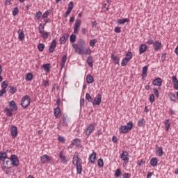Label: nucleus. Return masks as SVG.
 <instances>
[{"label":"nucleus","instance_id":"51","mask_svg":"<svg viewBox=\"0 0 178 178\" xmlns=\"http://www.w3.org/2000/svg\"><path fill=\"white\" fill-rule=\"evenodd\" d=\"M70 41L72 43L76 42V35L74 34L71 35L70 38Z\"/></svg>","mask_w":178,"mask_h":178},{"label":"nucleus","instance_id":"64","mask_svg":"<svg viewBox=\"0 0 178 178\" xmlns=\"http://www.w3.org/2000/svg\"><path fill=\"white\" fill-rule=\"evenodd\" d=\"M172 82L175 83H178L177 77H176V76H172Z\"/></svg>","mask_w":178,"mask_h":178},{"label":"nucleus","instance_id":"16","mask_svg":"<svg viewBox=\"0 0 178 178\" xmlns=\"http://www.w3.org/2000/svg\"><path fill=\"white\" fill-rule=\"evenodd\" d=\"M59 158L63 163H67V159H66V156H65V152L61 151L59 153Z\"/></svg>","mask_w":178,"mask_h":178},{"label":"nucleus","instance_id":"7","mask_svg":"<svg viewBox=\"0 0 178 178\" xmlns=\"http://www.w3.org/2000/svg\"><path fill=\"white\" fill-rule=\"evenodd\" d=\"M92 105H101V102H102V95H97V96L93 100Z\"/></svg>","mask_w":178,"mask_h":178},{"label":"nucleus","instance_id":"30","mask_svg":"<svg viewBox=\"0 0 178 178\" xmlns=\"http://www.w3.org/2000/svg\"><path fill=\"white\" fill-rule=\"evenodd\" d=\"M75 166H76L77 175H81V172H83V166L81 165V163L77 164Z\"/></svg>","mask_w":178,"mask_h":178},{"label":"nucleus","instance_id":"41","mask_svg":"<svg viewBox=\"0 0 178 178\" xmlns=\"http://www.w3.org/2000/svg\"><path fill=\"white\" fill-rule=\"evenodd\" d=\"M127 129H128V131H130V130H132L133 129V122L132 121H129L127 124Z\"/></svg>","mask_w":178,"mask_h":178},{"label":"nucleus","instance_id":"50","mask_svg":"<svg viewBox=\"0 0 178 178\" xmlns=\"http://www.w3.org/2000/svg\"><path fill=\"white\" fill-rule=\"evenodd\" d=\"M1 88L2 90H6V88H8V83H6V81L1 83Z\"/></svg>","mask_w":178,"mask_h":178},{"label":"nucleus","instance_id":"17","mask_svg":"<svg viewBox=\"0 0 178 178\" xmlns=\"http://www.w3.org/2000/svg\"><path fill=\"white\" fill-rule=\"evenodd\" d=\"M147 74H148V66L145 65L143 67V70H142L143 80H145V77H147Z\"/></svg>","mask_w":178,"mask_h":178},{"label":"nucleus","instance_id":"15","mask_svg":"<svg viewBox=\"0 0 178 178\" xmlns=\"http://www.w3.org/2000/svg\"><path fill=\"white\" fill-rule=\"evenodd\" d=\"M156 155H157V156H162V155H163L162 147H159L158 145H156Z\"/></svg>","mask_w":178,"mask_h":178},{"label":"nucleus","instance_id":"42","mask_svg":"<svg viewBox=\"0 0 178 178\" xmlns=\"http://www.w3.org/2000/svg\"><path fill=\"white\" fill-rule=\"evenodd\" d=\"M41 34L42 38H44V40H47L48 37H49V33L48 32H42Z\"/></svg>","mask_w":178,"mask_h":178},{"label":"nucleus","instance_id":"3","mask_svg":"<svg viewBox=\"0 0 178 178\" xmlns=\"http://www.w3.org/2000/svg\"><path fill=\"white\" fill-rule=\"evenodd\" d=\"M8 159L10 161L11 165H13V166H15V168L19 166V158H17L16 154L11 155L10 158H8Z\"/></svg>","mask_w":178,"mask_h":178},{"label":"nucleus","instance_id":"18","mask_svg":"<svg viewBox=\"0 0 178 178\" xmlns=\"http://www.w3.org/2000/svg\"><path fill=\"white\" fill-rule=\"evenodd\" d=\"M153 86H157V87H161L162 86V79L156 78L152 81Z\"/></svg>","mask_w":178,"mask_h":178},{"label":"nucleus","instance_id":"11","mask_svg":"<svg viewBox=\"0 0 178 178\" xmlns=\"http://www.w3.org/2000/svg\"><path fill=\"white\" fill-rule=\"evenodd\" d=\"M129 152L127 151H123L120 155V159L124 162H129Z\"/></svg>","mask_w":178,"mask_h":178},{"label":"nucleus","instance_id":"10","mask_svg":"<svg viewBox=\"0 0 178 178\" xmlns=\"http://www.w3.org/2000/svg\"><path fill=\"white\" fill-rule=\"evenodd\" d=\"M8 106L13 112H16V111H17V106L13 100L9 102Z\"/></svg>","mask_w":178,"mask_h":178},{"label":"nucleus","instance_id":"31","mask_svg":"<svg viewBox=\"0 0 178 178\" xmlns=\"http://www.w3.org/2000/svg\"><path fill=\"white\" fill-rule=\"evenodd\" d=\"M8 154L6 152H0V161H5V159H8Z\"/></svg>","mask_w":178,"mask_h":178},{"label":"nucleus","instance_id":"24","mask_svg":"<svg viewBox=\"0 0 178 178\" xmlns=\"http://www.w3.org/2000/svg\"><path fill=\"white\" fill-rule=\"evenodd\" d=\"M86 83L88 84H92L94 83V77L90 74L86 76Z\"/></svg>","mask_w":178,"mask_h":178},{"label":"nucleus","instance_id":"57","mask_svg":"<svg viewBox=\"0 0 178 178\" xmlns=\"http://www.w3.org/2000/svg\"><path fill=\"white\" fill-rule=\"evenodd\" d=\"M73 8H74V3H73V1H70L68 4V8L67 9L70 10H73Z\"/></svg>","mask_w":178,"mask_h":178},{"label":"nucleus","instance_id":"19","mask_svg":"<svg viewBox=\"0 0 178 178\" xmlns=\"http://www.w3.org/2000/svg\"><path fill=\"white\" fill-rule=\"evenodd\" d=\"M72 145H76L78 148H81V140L76 138L72 142Z\"/></svg>","mask_w":178,"mask_h":178},{"label":"nucleus","instance_id":"36","mask_svg":"<svg viewBox=\"0 0 178 178\" xmlns=\"http://www.w3.org/2000/svg\"><path fill=\"white\" fill-rule=\"evenodd\" d=\"M111 59H113L115 65H119V58L115 54H111Z\"/></svg>","mask_w":178,"mask_h":178},{"label":"nucleus","instance_id":"59","mask_svg":"<svg viewBox=\"0 0 178 178\" xmlns=\"http://www.w3.org/2000/svg\"><path fill=\"white\" fill-rule=\"evenodd\" d=\"M95 44H97V40L95 39H92L90 41V47H94V45H95Z\"/></svg>","mask_w":178,"mask_h":178},{"label":"nucleus","instance_id":"39","mask_svg":"<svg viewBox=\"0 0 178 178\" xmlns=\"http://www.w3.org/2000/svg\"><path fill=\"white\" fill-rule=\"evenodd\" d=\"M3 162V165H4V168H6V169H9V163H10V161L8 159V160H4L2 161Z\"/></svg>","mask_w":178,"mask_h":178},{"label":"nucleus","instance_id":"32","mask_svg":"<svg viewBox=\"0 0 178 178\" xmlns=\"http://www.w3.org/2000/svg\"><path fill=\"white\" fill-rule=\"evenodd\" d=\"M50 66H51V64L49 63L44 64L42 65V67L44 72H47V73H49V72H51V70L49 69Z\"/></svg>","mask_w":178,"mask_h":178},{"label":"nucleus","instance_id":"52","mask_svg":"<svg viewBox=\"0 0 178 178\" xmlns=\"http://www.w3.org/2000/svg\"><path fill=\"white\" fill-rule=\"evenodd\" d=\"M149 101L152 104V102H155V95L154 94H151L149 97Z\"/></svg>","mask_w":178,"mask_h":178},{"label":"nucleus","instance_id":"53","mask_svg":"<svg viewBox=\"0 0 178 178\" xmlns=\"http://www.w3.org/2000/svg\"><path fill=\"white\" fill-rule=\"evenodd\" d=\"M86 98L88 101V102H92V97H91L90 93H86Z\"/></svg>","mask_w":178,"mask_h":178},{"label":"nucleus","instance_id":"47","mask_svg":"<svg viewBox=\"0 0 178 178\" xmlns=\"http://www.w3.org/2000/svg\"><path fill=\"white\" fill-rule=\"evenodd\" d=\"M85 104H86V102L84 101V98L81 97V99H80V108H81V109L84 108Z\"/></svg>","mask_w":178,"mask_h":178},{"label":"nucleus","instance_id":"26","mask_svg":"<svg viewBox=\"0 0 178 178\" xmlns=\"http://www.w3.org/2000/svg\"><path fill=\"white\" fill-rule=\"evenodd\" d=\"M8 91L10 94H16V92H17V88H16L13 86H8Z\"/></svg>","mask_w":178,"mask_h":178},{"label":"nucleus","instance_id":"13","mask_svg":"<svg viewBox=\"0 0 178 178\" xmlns=\"http://www.w3.org/2000/svg\"><path fill=\"white\" fill-rule=\"evenodd\" d=\"M153 48L156 51H159L161 48H162V42H159V40L156 41L153 43Z\"/></svg>","mask_w":178,"mask_h":178},{"label":"nucleus","instance_id":"33","mask_svg":"<svg viewBox=\"0 0 178 178\" xmlns=\"http://www.w3.org/2000/svg\"><path fill=\"white\" fill-rule=\"evenodd\" d=\"M168 97L170 98V101H172V102H176V95L173 92H170L168 94Z\"/></svg>","mask_w":178,"mask_h":178},{"label":"nucleus","instance_id":"60","mask_svg":"<svg viewBox=\"0 0 178 178\" xmlns=\"http://www.w3.org/2000/svg\"><path fill=\"white\" fill-rule=\"evenodd\" d=\"M153 92L154 95H156V97H157V98H159V92H158V90L156 88H153Z\"/></svg>","mask_w":178,"mask_h":178},{"label":"nucleus","instance_id":"45","mask_svg":"<svg viewBox=\"0 0 178 178\" xmlns=\"http://www.w3.org/2000/svg\"><path fill=\"white\" fill-rule=\"evenodd\" d=\"M35 16L37 20H40V19H41V16H42V13L41 11H38L36 13Z\"/></svg>","mask_w":178,"mask_h":178},{"label":"nucleus","instance_id":"5","mask_svg":"<svg viewBox=\"0 0 178 178\" xmlns=\"http://www.w3.org/2000/svg\"><path fill=\"white\" fill-rule=\"evenodd\" d=\"M81 26V20L76 19L74 24V34L79 33V31H80V26Z\"/></svg>","mask_w":178,"mask_h":178},{"label":"nucleus","instance_id":"27","mask_svg":"<svg viewBox=\"0 0 178 178\" xmlns=\"http://www.w3.org/2000/svg\"><path fill=\"white\" fill-rule=\"evenodd\" d=\"M150 165L152 166H153V168H155V166H156V165H158V159L153 157L151 160H150Z\"/></svg>","mask_w":178,"mask_h":178},{"label":"nucleus","instance_id":"6","mask_svg":"<svg viewBox=\"0 0 178 178\" xmlns=\"http://www.w3.org/2000/svg\"><path fill=\"white\" fill-rule=\"evenodd\" d=\"M72 163L75 166L76 165H80L81 163V159L79 157V154L75 153L72 159Z\"/></svg>","mask_w":178,"mask_h":178},{"label":"nucleus","instance_id":"4","mask_svg":"<svg viewBox=\"0 0 178 178\" xmlns=\"http://www.w3.org/2000/svg\"><path fill=\"white\" fill-rule=\"evenodd\" d=\"M95 130V124H90L86 129V136H90Z\"/></svg>","mask_w":178,"mask_h":178},{"label":"nucleus","instance_id":"2","mask_svg":"<svg viewBox=\"0 0 178 178\" xmlns=\"http://www.w3.org/2000/svg\"><path fill=\"white\" fill-rule=\"evenodd\" d=\"M31 101V99H30V97L29 95H25L22 97L21 100V106L22 108L26 109L30 105V102Z\"/></svg>","mask_w":178,"mask_h":178},{"label":"nucleus","instance_id":"28","mask_svg":"<svg viewBox=\"0 0 178 178\" xmlns=\"http://www.w3.org/2000/svg\"><path fill=\"white\" fill-rule=\"evenodd\" d=\"M129 131V129H127V126L124 125V126H121L120 127V133H122L123 134L127 133Z\"/></svg>","mask_w":178,"mask_h":178},{"label":"nucleus","instance_id":"63","mask_svg":"<svg viewBox=\"0 0 178 178\" xmlns=\"http://www.w3.org/2000/svg\"><path fill=\"white\" fill-rule=\"evenodd\" d=\"M42 84L43 86H44V87H49V81H42Z\"/></svg>","mask_w":178,"mask_h":178},{"label":"nucleus","instance_id":"35","mask_svg":"<svg viewBox=\"0 0 178 178\" xmlns=\"http://www.w3.org/2000/svg\"><path fill=\"white\" fill-rule=\"evenodd\" d=\"M87 63L90 67H92L94 65L92 64V56H88L87 58Z\"/></svg>","mask_w":178,"mask_h":178},{"label":"nucleus","instance_id":"25","mask_svg":"<svg viewBox=\"0 0 178 178\" xmlns=\"http://www.w3.org/2000/svg\"><path fill=\"white\" fill-rule=\"evenodd\" d=\"M54 116L57 118H60V108L59 107H56V108H54Z\"/></svg>","mask_w":178,"mask_h":178},{"label":"nucleus","instance_id":"46","mask_svg":"<svg viewBox=\"0 0 178 178\" xmlns=\"http://www.w3.org/2000/svg\"><path fill=\"white\" fill-rule=\"evenodd\" d=\"M144 118H142L138 121V127H143V126H144Z\"/></svg>","mask_w":178,"mask_h":178},{"label":"nucleus","instance_id":"49","mask_svg":"<svg viewBox=\"0 0 178 178\" xmlns=\"http://www.w3.org/2000/svg\"><path fill=\"white\" fill-rule=\"evenodd\" d=\"M122 175V170L120 169H117L115 172V177H120Z\"/></svg>","mask_w":178,"mask_h":178},{"label":"nucleus","instance_id":"55","mask_svg":"<svg viewBox=\"0 0 178 178\" xmlns=\"http://www.w3.org/2000/svg\"><path fill=\"white\" fill-rule=\"evenodd\" d=\"M63 124H65V126H67V115H63Z\"/></svg>","mask_w":178,"mask_h":178},{"label":"nucleus","instance_id":"21","mask_svg":"<svg viewBox=\"0 0 178 178\" xmlns=\"http://www.w3.org/2000/svg\"><path fill=\"white\" fill-rule=\"evenodd\" d=\"M66 60H67V56H63L61 63L60 64V69H63L65 67V65H66Z\"/></svg>","mask_w":178,"mask_h":178},{"label":"nucleus","instance_id":"58","mask_svg":"<svg viewBox=\"0 0 178 178\" xmlns=\"http://www.w3.org/2000/svg\"><path fill=\"white\" fill-rule=\"evenodd\" d=\"M131 175H130V173L129 172H125L122 175V178H131Z\"/></svg>","mask_w":178,"mask_h":178},{"label":"nucleus","instance_id":"48","mask_svg":"<svg viewBox=\"0 0 178 178\" xmlns=\"http://www.w3.org/2000/svg\"><path fill=\"white\" fill-rule=\"evenodd\" d=\"M127 63H129V60H127V58H124L122 62H121V65L122 66H127Z\"/></svg>","mask_w":178,"mask_h":178},{"label":"nucleus","instance_id":"37","mask_svg":"<svg viewBox=\"0 0 178 178\" xmlns=\"http://www.w3.org/2000/svg\"><path fill=\"white\" fill-rule=\"evenodd\" d=\"M25 79L26 81H31V80H33V74H31V72L27 73Z\"/></svg>","mask_w":178,"mask_h":178},{"label":"nucleus","instance_id":"38","mask_svg":"<svg viewBox=\"0 0 178 178\" xmlns=\"http://www.w3.org/2000/svg\"><path fill=\"white\" fill-rule=\"evenodd\" d=\"M129 18L120 19L118 20V24H124V23H129Z\"/></svg>","mask_w":178,"mask_h":178},{"label":"nucleus","instance_id":"22","mask_svg":"<svg viewBox=\"0 0 178 178\" xmlns=\"http://www.w3.org/2000/svg\"><path fill=\"white\" fill-rule=\"evenodd\" d=\"M147 51V44H142L139 47V54L140 55L144 54Z\"/></svg>","mask_w":178,"mask_h":178},{"label":"nucleus","instance_id":"29","mask_svg":"<svg viewBox=\"0 0 178 178\" xmlns=\"http://www.w3.org/2000/svg\"><path fill=\"white\" fill-rule=\"evenodd\" d=\"M4 112L7 116L9 118H12L13 116V114L12 113V110L9 109L8 108H4Z\"/></svg>","mask_w":178,"mask_h":178},{"label":"nucleus","instance_id":"56","mask_svg":"<svg viewBox=\"0 0 178 178\" xmlns=\"http://www.w3.org/2000/svg\"><path fill=\"white\" fill-rule=\"evenodd\" d=\"M51 13V10H47L43 15H42V17L43 19H46V17H48V16L49 15V14Z\"/></svg>","mask_w":178,"mask_h":178},{"label":"nucleus","instance_id":"8","mask_svg":"<svg viewBox=\"0 0 178 178\" xmlns=\"http://www.w3.org/2000/svg\"><path fill=\"white\" fill-rule=\"evenodd\" d=\"M51 161H52V157H51V156H48L47 154H44L41 157V162L43 164L47 163V162H51Z\"/></svg>","mask_w":178,"mask_h":178},{"label":"nucleus","instance_id":"61","mask_svg":"<svg viewBox=\"0 0 178 178\" xmlns=\"http://www.w3.org/2000/svg\"><path fill=\"white\" fill-rule=\"evenodd\" d=\"M58 140L59 141V143H65V137L63 136H58Z\"/></svg>","mask_w":178,"mask_h":178},{"label":"nucleus","instance_id":"44","mask_svg":"<svg viewBox=\"0 0 178 178\" xmlns=\"http://www.w3.org/2000/svg\"><path fill=\"white\" fill-rule=\"evenodd\" d=\"M97 165L99 168H104V160L102 159H99L97 161Z\"/></svg>","mask_w":178,"mask_h":178},{"label":"nucleus","instance_id":"20","mask_svg":"<svg viewBox=\"0 0 178 178\" xmlns=\"http://www.w3.org/2000/svg\"><path fill=\"white\" fill-rule=\"evenodd\" d=\"M89 161L91 162V163H95V161H97V153L95 152H93L89 156Z\"/></svg>","mask_w":178,"mask_h":178},{"label":"nucleus","instance_id":"34","mask_svg":"<svg viewBox=\"0 0 178 178\" xmlns=\"http://www.w3.org/2000/svg\"><path fill=\"white\" fill-rule=\"evenodd\" d=\"M164 124L165 126V130L166 131H169V129H170V120L167 119L165 120Z\"/></svg>","mask_w":178,"mask_h":178},{"label":"nucleus","instance_id":"14","mask_svg":"<svg viewBox=\"0 0 178 178\" xmlns=\"http://www.w3.org/2000/svg\"><path fill=\"white\" fill-rule=\"evenodd\" d=\"M69 40V34L64 33L63 36L60 38V44H66V41Z\"/></svg>","mask_w":178,"mask_h":178},{"label":"nucleus","instance_id":"54","mask_svg":"<svg viewBox=\"0 0 178 178\" xmlns=\"http://www.w3.org/2000/svg\"><path fill=\"white\" fill-rule=\"evenodd\" d=\"M17 13H19V8L15 7L13 10V15L16 16L17 15Z\"/></svg>","mask_w":178,"mask_h":178},{"label":"nucleus","instance_id":"23","mask_svg":"<svg viewBox=\"0 0 178 178\" xmlns=\"http://www.w3.org/2000/svg\"><path fill=\"white\" fill-rule=\"evenodd\" d=\"M18 33V38L20 41H23L24 40V31L22 29H19L17 31Z\"/></svg>","mask_w":178,"mask_h":178},{"label":"nucleus","instance_id":"43","mask_svg":"<svg viewBox=\"0 0 178 178\" xmlns=\"http://www.w3.org/2000/svg\"><path fill=\"white\" fill-rule=\"evenodd\" d=\"M44 48H45V45H44V44H42V43H40L38 45V49L39 51H40V52H42V51H44Z\"/></svg>","mask_w":178,"mask_h":178},{"label":"nucleus","instance_id":"1","mask_svg":"<svg viewBox=\"0 0 178 178\" xmlns=\"http://www.w3.org/2000/svg\"><path fill=\"white\" fill-rule=\"evenodd\" d=\"M86 41L83 39H79L77 42L76 54L78 55H84L86 53Z\"/></svg>","mask_w":178,"mask_h":178},{"label":"nucleus","instance_id":"40","mask_svg":"<svg viewBox=\"0 0 178 178\" xmlns=\"http://www.w3.org/2000/svg\"><path fill=\"white\" fill-rule=\"evenodd\" d=\"M129 61L131 60V59L133 58V53L131 51H128L126 54V57H125Z\"/></svg>","mask_w":178,"mask_h":178},{"label":"nucleus","instance_id":"62","mask_svg":"<svg viewBox=\"0 0 178 178\" xmlns=\"http://www.w3.org/2000/svg\"><path fill=\"white\" fill-rule=\"evenodd\" d=\"M114 31L115 33H122V29H120V27L117 26L115 28Z\"/></svg>","mask_w":178,"mask_h":178},{"label":"nucleus","instance_id":"9","mask_svg":"<svg viewBox=\"0 0 178 178\" xmlns=\"http://www.w3.org/2000/svg\"><path fill=\"white\" fill-rule=\"evenodd\" d=\"M10 134L13 138L17 137V127L13 125L10 128Z\"/></svg>","mask_w":178,"mask_h":178},{"label":"nucleus","instance_id":"12","mask_svg":"<svg viewBox=\"0 0 178 178\" xmlns=\"http://www.w3.org/2000/svg\"><path fill=\"white\" fill-rule=\"evenodd\" d=\"M56 48V40H53L49 47V52H50V54H52V52H54V51H55V49Z\"/></svg>","mask_w":178,"mask_h":178}]
</instances>
